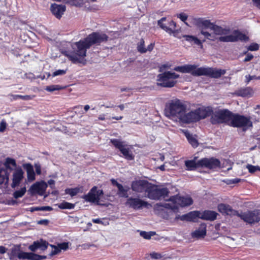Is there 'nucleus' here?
Returning a JSON list of instances; mask_svg holds the SVG:
<instances>
[{"label":"nucleus","mask_w":260,"mask_h":260,"mask_svg":"<svg viewBox=\"0 0 260 260\" xmlns=\"http://www.w3.org/2000/svg\"><path fill=\"white\" fill-rule=\"evenodd\" d=\"M152 159L154 161H158L160 160L161 161H162L165 159V156L164 155L160 153H158L155 155V158H152Z\"/></svg>","instance_id":"nucleus-54"},{"label":"nucleus","mask_w":260,"mask_h":260,"mask_svg":"<svg viewBox=\"0 0 260 260\" xmlns=\"http://www.w3.org/2000/svg\"><path fill=\"white\" fill-rule=\"evenodd\" d=\"M65 4L77 7H81L84 5V0H66Z\"/></svg>","instance_id":"nucleus-37"},{"label":"nucleus","mask_w":260,"mask_h":260,"mask_svg":"<svg viewBox=\"0 0 260 260\" xmlns=\"http://www.w3.org/2000/svg\"><path fill=\"white\" fill-rule=\"evenodd\" d=\"M241 179L239 178H235L233 179H226L225 180H223V181L225 182L226 184L229 185L231 184H236L238 183L239 182L241 181Z\"/></svg>","instance_id":"nucleus-50"},{"label":"nucleus","mask_w":260,"mask_h":260,"mask_svg":"<svg viewBox=\"0 0 260 260\" xmlns=\"http://www.w3.org/2000/svg\"><path fill=\"white\" fill-rule=\"evenodd\" d=\"M177 164H164L159 167L161 171L173 170Z\"/></svg>","instance_id":"nucleus-42"},{"label":"nucleus","mask_w":260,"mask_h":260,"mask_svg":"<svg viewBox=\"0 0 260 260\" xmlns=\"http://www.w3.org/2000/svg\"><path fill=\"white\" fill-rule=\"evenodd\" d=\"M103 193L102 190L98 189L96 186H94L90 189L89 192L87 194L84 195L82 198L86 201L96 203V204L99 205L100 198L103 195Z\"/></svg>","instance_id":"nucleus-13"},{"label":"nucleus","mask_w":260,"mask_h":260,"mask_svg":"<svg viewBox=\"0 0 260 260\" xmlns=\"http://www.w3.org/2000/svg\"><path fill=\"white\" fill-rule=\"evenodd\" d=\"M66 73V71L64 70H58L54 72L52 74V76L55 77L58 75H64Z\"/></svg>","instance_id":"nucleus-56"},{"label":"nucleus","mask_w":260,"mask_h":260,"mask_svg":"<svg viewBox=\"0 0 260 260\" xmlns=\"http://www.w3.org/2000/svg\"><path fill=\"white\" fill-rule=\"evenodd\" d=\"M234 240H235L234 238L228 236L225 237L224 238V241L225 242V243L229 245L230 246H233L235 245Z\"/></svg>","instance_id":"nucleus-47"},{"label":"nucleus","mask_w":260,"mask_h":260,"mask_svg":"<svg viewBox=\"0 0 260 260\" xmlns=\"http://www.w3.org/2000/svg\"><path fill=\"white\" fill-rule=\"evenodd\" d=\"M253 58V55L249 53L246 54V56L244 59V62L250 61Z\"/></svg>","instance_id":"nucleus-60"},{"label":"nucleus","mask_w":260,"mask_h":260,"mask_svg":"<svg viewBox=\"0 0 260 260\" xmlns=\"http://www.w3.org/2000/svg\"><path fill=\"white\" fill-rule=\"evenodd\" d=\"M230 42H236L239 41L247 42L249 37L238 30H235L233 34L229 35Z\"/></svg>","instance_id":"nucleus-19"},{"label":"nucleus","mask_w":260,"mask_h":260,"mask_svg":"<svg viewBox=\"0 0 260 260\" xmlns=\"http://www.w3.org/2000/svg\"><path fill=\"white\" fill-rule=\"evenodd\" d=\"M201 34L204 36L205 38L207 39L213 41H215V36L214 34H210L207 31H204L203 30L201 31Z\"/></svg>","instance_id":"nucleus-44"},{"label":"nucleus","mask_w":260,"mask_h":260,"mask_svg":"<svg viewBox=\"0 0 260 260\" xmlns=\"http://www.w3.org/2000/svg\"><path fill=\"white\" fill-rule=\"evenodd\" d=\"M182 132L186 137L188 143L193 147L197 148L199 146L198 140L187 129L182 130Z\"/></svg>","instance_id":"nucleus-28"},{"label":"nucleus","mask_w":260,"mask_h":260,"mask_svg":"<svg viewBox=\"0 0 260 260\" xmlns=\"http://www.w3.org/2000/svg\"><path fill=\"white\" fill-rule=\"evenodd\" d=\"M155 234L156 233L155 232H147L141 231L140 233V236L145 239H150L152 236H154Z\"/></svg>","instance_id":"nucleus-43"},{"label":"nucleus","mask_w":260,"mask_h":260,"mask_svg":"<svg viewBox=\"0 0 260 260\" xmlns=\"http://www.w3.org/2000/svg\"><path fill=\"white\" fill-rule=\"evenodd\" d=\"M83 191V187H77L74 188H67L65 190L66 194H70L71 197L76 196L79 192H82Z\"/></svg>","instance_id":"nucleus-34"},{"label":"nucleus","mask_w":260,"mask_h":260,"mask_svg":"<svg viewBox=\"0 0 260 260\" xmlns=\"http://www.w3.org/2000/svg\"><path fill=\"white\" fill-rule=\"evenodd\" d=\"M205 40H204L203 41H201L200 40H199L197 37L193 36V41L191 44H194L198 46H200L201 48L203 47V42H205Z\"/></svg>","instance_id":"nucleus-48"},{"label":"nucleus","mask_w":260,"mask_h":260,"mask_svg":"<svg viewBox=\"0 0 260 260\" xmlns=\"http://www.w3.org/2000/svg\"><path fill=\"white\" fill-rule=\"evenodd\" d=\"M25 192L26 188L25 187H23L21 188L20 190L15 191L13 193V197L15 199H18L23 196Z\"/></svg>","instance_id":"nucleus-41"},{"label":"nucleus","mask_w":260,"mask_h":260,"mask_svg":"<svg viewBox=\"0 0 260 260\" xmlns=\"http://www.w3.org/2000/svg\"><path fill=\"white\" fill-rule=\"evenodd\" d=\"M25 254V259L42 260L46 258V256L39 255L33 252H26Z\"/></svg>","instance_id":"nucleus-33"},{"label":"nucleus","mask_w":260,"mask_h":260,"mask_svg":"<svg viewBox=\"0 0 260 260\" xmlns=\"http://www.w3.org/2000/svg\"><path fill=\"white\" fill-rule=\"evenodd\" d=\"M50 247L51 248L50 255H54L58 254L61 250H67L69 248V242L59 243L56 246L50 244Z\"/></svg>","instance_id":"nucleus-21"},{"label":"nucleus","mask_w":260,"mask_h":260,"mask_svg":"<svg viewBox=\"0 0 260 260\" xmlns=\"http://www.w3.org/2000/svg\"><path fill=\"white\" fill-rule=\"evenodd\" d=\"M110 142L116 148L118 149L122 154V156L128 160H132L134 158V155L128 148L123 144V142L117 139L110 140Z\"/></svg>","instance_id":"nucleus-11"},{"label":"nucleus","mask_w":260,"mask_h":260,"mask_svg":"<svg viewBox=\"0 0 260 260\" xmlns=\"http://www.w3.org/2000/svg\"><path fill=\"white\" fill-rule=\"evenodd\" d=\"M118 188V192L117 194L120 197L126 198H128V196L127 194V191L128 190V188H125L121 184L119 185Z\"/></svg>","instance_id":"nucleus-35"},{"label":"nucleus","mask_w":260,"mask_h":260,"mask_svg":"<svg viewBox=\"0 0 260 260\" xmlns=\"http://www.w3.org/2000/svg\"><path fill=\"white\" fill-rule=\"evenodd\" d=\"M23 177V172L22 170H18L15 171L13 174V182L11 184L12 188H14L18 186L21 182V180Z\"/></svg>","instance_id":"nucleus-24"},{"label":"nucleus","mask_w":260,"mask_h":260,"mask_svg":"<svg viewBox=\"0 0 260 260\" xmlns=\"http://www.w3.org/2000/svg\"><path fill=\"white\" fill-rule=\"evenodd\" d=\"M151 186V183L145 180H139L133 181L131 184L132 190L137 192L147 193Z\"/></svg>","instance_id":"nucleus-14"},{"label":"nucleus","mask_w":260,"mask_h":260,"mask_svg":"<svg viewBox=\"0 0 260 260\" xmlns=\"http://www.w3.org/2000/svg\"><path fill=\"white\" fill-rule=\"evenodd\" d=\"M200 212L198 211L190 212L187 214H184L182 216L177 217L176 218L180 219L181 220L184 221H192L197 217L200 218Z\"/></svg>","instance_id":"nucleus-25"},{"label":"nucleus","mask_w":260,"mask_h":260,"mask_svg":"<svg viewBox=\"0 0 260 260\" xmlns=\"http://www.w3.org/2000/svg\"><path fill=\"white\" fill-rule=\"evenodd\" d=\"M58 206L60 209H71L75 207V204L63 201L58 204Z\"/></svg>","instance_id":"nucleus-39"},{"label":"nucleus","mask_w":260,"mask_h":260,"mask_svg":"<svg viewBox=\"0 0 260 260\" xmlns=\"http://www.w3.org/2000/svg\"><path fill=\"white\" fill-rule=\"evenodd\" d=\"M21 250L20 245H15L11 249V251L8 253L10 260H16V258L19 259H25V253Z\"/></svg>","instance_id":"nucleus-16"},{"label":"nucleus","mask_w":260,"mask_h":260,"mask_svg":"<svg viewBox=\"0 0 260 260\" xmlns=\"http://www.w3.org/2000/svg\"><path fill=\"white\" fill-rule=\"evenodd\" d=\"M158 25L170 35L175 34L179 32L176 29V23L172 20H167L166 17H162L157 21Z\"/></svg>","instance_id":"nucleus-10"},{"label":"nucleus","mask_w":260,"mask_h":260,"mask_svg":"<svg viewBox=\"0 0 260 260\" xmlns=\"http://www.w3.org/2000/svg\"><path fill=\"white\" fill-rule=\"evenodd\" d=\"M193 37V36H191V35H183V38H184L186 41L189 42L191 44L192 43Z\"/></svg>","instance_id":"nucleus-59"},{"label":"nucleus","mask_w":260,"mask_h":260,"mask_svg":"<svg viewBox=\"0 0 260 260\" xmlns=\"http://www.w3.org/2000/svg\"><path fill=\"white\" fill-rule=\"evenodd\" d=\"M236 93L238 96L242 97H251L253 95V91L251 87H247L238 90Z\"/></svg>","instance_id":"nucleus-30"},{"label":"nucleus","mask_w":260,"mask_h":260,"mask_svg":"<svg viewBox=\"0 0 260 260\" xmlns=\"http://www.w3.org/2000/svg\"><path fill=\"white\" fill-rule=\"evenodd\" d=\"M218 211L223 214L230 216L237 215L244 222L249 224H255L260 221V210L255 209L248 210L244 212L239 213L234 210L230 205L224 204H219L218 206Z\"/></svg>","instance_id":"nucleus-5"},{"label":"nucleus","mask_w":260,"mask_h":260,"mask_svg":"<svg viewBox=\"0 0 260 260\" xmlns=\"http://www.w3.org/2000/svg\"><path fill=\"white\" fill-rule=\"evenodd\" d=\"M7 124L5 120H2L0 123V132H4L6 129Z\"/></svg>","instance_id":"nucleus-53"},{"label":"nucleus","mask_w":260,"mask_h":260,"mask_svg":"<svg viewBox=\"0 0 260 260\" xmlns=\"http://www.w3.org/2000/svg\"><path fill=\"white\" fill-rule=\"evenodd\" d=\"M221 164H185L186 169L188 170H194L202 167L209 169H213L221 167Z\"/></svg>","instance_id":"nucleus-17"},{"label":"nucleus","mask_w":260,"mask_h":260,"mask_svg":"<svg viewBox=\"0 0 260 260\" xmlns=\"http://www.w3.org/2000/svg\"><path fill=\"white\" fill-rule=\"evenodd\" d=\"M195 64L177 66L174 70L182 73H190L193 76H206L211 78H219L226 73V70L212 67L197 68Z\"/></svg>","instance_id":"nucleus-4"},{"label":"nucleus","mask_w":260,"mask_h":260,"mask_svg":"<svg viewBox=\"0 0 260 260\" xmlns=\"http://www.w3.org/2000/svg\"><path fill=\"white\" fill-rule=\"evenodd\" d=\"M229 125L233 127H242L243 131H246L252 127V122L250 120V117L233 113L232 112Z\"/></svg>","instance_id":"nucleus-7"},{"label":"nucleus","mask_w":260,"mask_h":260,"mask_svg":"<svg viewBox=\"0 0 260 260\" xmlns=\"http://www.w3.org/2000/svg\"><path fill=\"white\" fill-rule=\"evenodd\" d=\"M150 255L152 259H158L162 257V256L160 253L156 252L151 253Z\"/></svg>","instance_id":"nucleus-55"},{"label":"nucleus","mask_w":260,"mask_h":260,"mask_svg":"<svg viewBox=\"0 0 260 260\" xmlns=\"http://www.w3.org/2000/svg\"><path fill=\"white\" fill-rule=\"evenodd\" d=\"M177 18H179L182 21L184 22L186 25L190 26V25L186 22V21L187 20V19L188 18L187 15H186V14H185L184 13H181L179 14H177Z\"/></svg>","instance_id":"nucleus-46"},{"label":"nucleus","mask_w":260,"mask_h":260,"mask_svg":"<svg viewBox=\"0 0 260 260\" xmlns=\"http://www.w3.org/2000/svg\"><path fill=\"white\" fill-rule=\"evenodd\" d=\"M185 102L177 98L169 100L165 106V115L171 120L184 124L197 122L198 108L187 112Z\"/></svg>","instance_id":"nucleus-2"},{"label":"nucleus","mask_w":260,"mask_h":260,"mask_svg":"<svg viewBox=\"0 0 260 260\" xmlns=\"http://www.w3.org/2000/svg\"><path fill=\"white\" fill-rule=\"evenodd\" d=\"M232 112L228 109H218L215 110L211 106L198 108L197 122L211 116L210 122L213 125L228 124L230 121Z\"/></svg>","instance_id":"nucleus-3"},{"label":"nucleus","mask_w":260,"mask_h":260,"mask_svg":"<svg viewBox=\"0 0 260 260\" xmlns=\"http://www.w3.org/2000/svg\"><path fill=\"white\" fill-rule=\"evenodd\" d=\"M109 37L104 33L93 32L87 37L76 42L72 45L73 51H64L62 54L73 63H82L86 56L88 49L93 45H100L108 40Z\"/></svg>","instance_id":"nucleus-1"},{"label":"nucleus","mask_w":260,"mask_h":260,"mask_svg":"<svg viewBox=\"0 0 260 260\" xmlns=\"http://www.w3.org/2000/svg\"><path fill=\"white\" fill-rule=\"evenodd\" d=\"M259 49V45L255 43H251L248 47V50L252 51H257Z\"/></svg>","instance_id":"nucleus-51"},{"label":"nucleus","mask_w":260,"mask_h":260,"mask_svg":"<svg viewBox=\"0 0 260 260\" xmlns=\"http://www.w3.org/2000/svg\"><path fill=\"white\" fill-rule=\"evenodd\" d=\"M199 156H194L193 158L191 160H186L184 162H220L219 159L216 158L208 159L207 158H203L198 160Z\"/></svg>","instance_id":"nucleus-29"},{"label":"nucleus","mask_w":260,"mask_h":260,"mask_svg":"<svg viewBox=\"0 0 260 260\" xmlns=\"http://www.w3.org/2000/svg\"><path fill=\"white\" fill-rule=\"evenodd\" d=\"M45 190V184L44 182H36L32 184L29 190L32 194H43Z\"/></svg>","instance_id":"nucleus-22"},{"label":"nucleus","mask_w":260,"mask_h":260,"mask_svg":"<svg viewBox=\"0 0 260 260\" xmlns=\"http://www.w3.org/2000/svg\"><path fill=\"white\" fill-rule=\"evenodd\" d=\"M206 235V225L202 223L199 228L192 233V237L197 239L204 238Z\"/></svg>","instance_id":"nucleus-27"},{"label":"nucleus","mask_w":260,"mask_h":260,"mask_svg":"<svg viewBox=\"0 0 260 260\" xmlns=\"http://www.w3.org/2000/svg\"><path fill=\"white\" fill-rule=\"evenodd\" d=\"M26 165L28 168L27 169V177L29 180H34L35 179V174L31 164H23V165Z\"/></svg>","instance_id":"nucleus-36"},{"label":"nucleus","mask_w":260,"mask_h":260,"mask_svg":"<svg viewBox=\"0 0 260 260\" xmlns=\"http://www.w3.org/2000/svg\"><path fill=\"white\" fill-rule=\"evenodd\" d=\"M24 76L26 79L30 80L31 81L36 78H40L41 80H43L45 78V76L44 75H41L40 76H36L33 73L31 72L25 73Z\"/></svg>","instance_id":"nucleus-38"},{"label":"nucleus","mask_w":260,"mask_h":260,"mask_svg":"<svg viewBox=\"0 0 260 260\" xmlns=\"http://www.w3.org/2000/svg\"><path fill=\"white\" fill-rule=\"evenodd\" d=\"M48 244L47 242L41 239L40 240L34 241L32 244L29 246L28 249L32 252H35L38 249L44 251L47 249Z\"/></svg>","instance_id":"nucleus-20"},{"label":"nucleus","mask_w":260,"mask_h":260,"mask_svg":"<svg viewBox=\"0 0 260 260\" xmlns=\"http://www.w3.org/2000/svg\"><path fill=\"white\" fill-rule=\"evenodd\" d=\"M254 5L260 9V0H252Z\"/></svg>","instance_id":"nucleus-62"},{"label":"nucleus","mask_w":260,"mask_h":260,"mask_svg":"<svg viewBox=\"0 0 260 260\" xmlns=\"http://www.w3.org/2000/svg\"><path fill=\"white\" fill-rule=\"evenodd\" d=\"M246 168L248 169L249 172L251 173H254L257 170L260 171V168L258 166H253L251 165H248Z\"/></svg>","instance_id":"nucleus-49"},{"label":"nucleus","mask_w":260,"mask_h":260,"mask_svg":"<svg viewBox=\"0 0 260 260\" xmlns=\"http://www.w3.org/2000/svg\"><path fill=\"white\" fill-rule=\"evenodd\" d=\"M169 191L166 188H158L151 184L147 192V197L152 200H159L168 196Z\"/></svg>","instance_id":"nucleus-12"},{"label":"nucleus","mask_w":260,"mask_h":260,"mask_svg":"<svg viewBox=\"0 0 260 260\" xmlns=\"http://www.w3.org/2000/svg\"><path fill=\"white\" fill-rule=\"evenodd\" d=\"M125 204L134 210H140L147 207L148 203L139 198L130 197L127 198Z\"/></svg>","instance_id":"nucleus-15"},{"label":"nucleus","mask_w":260,"mask_h":260,"mask_svg":"<svg viewBox=\"0 0 260 260\" xmlns=\"http://www.w3.org/2000/svg\"><path fill=\"white\" fill-rule=\"evenodd\" d=\"M195 24L200 27H204L205 28H210L212 29L214 23L211 22L209 20H204L202 18H193Z\"/></svg>","instance_id":"nucleus-23"},{"label":"nucleus","mask_w":260,"mask_h":260,"mask_svg":"<svg viewBox=\"0 0 260 260\" xmlns=\"http://www.w3.org/2000/svg\"><path fill=\"white\" fill-rule=\"evenodd\" d=\"M154 47V43H151L147 46V48H146V52L147 51H150V52L153 49Z\"/></svg>","instance_id":"nucleus-61"},{"label":"nucleus","mask_w":260,"mask_h":260,"mask_svg":"<svg viewBox=\"0 0 260 260\" xmlns=\"http://www.w3.org/2000/svg\"><path fill=\"white\" fill-rule=\"evenodd\" d=\"M245 78H246V83L247 84H248L251 80H253V79H258V80H260V76H256L255 75H246L245 76Z\"/></svg>","instance_id":"nucleus-52"},{"label":"nucleus","mask_w":260,"mask_h":260,"mask_svg":"<svg viewBox=\"0 0 260 260\" xmlns=\"http://www.w3.org/2000/svg\"><path fill=\"white\" fill-rule=\"evenodd\" d=\"M211 30H213L214 34L217 35H226L230 32V28H223L220 26L215 24L214 23L212 27Z\"/></svg>","instance_id":"nucleus-31"},{"label":"nucleus","mask_w":260,"mask_h":260,"mask_svg":"<svg viewBox=\"0 0 260 260\" xmlns=\"http://www.w3.org/2000/svg\"><path fill=\"white\" fill-rule=\"evenodd\" d=\"M170 68V66H168L167 64H161V66L159 68L160 71H162L163 70L166 69H169Z\"/></svg>","instance_id":"nucleus-64"},{"label":"nucleus","mask_w":260,"mask_h":260,"mask_svg":"<svg viewBox=\"0 0 260 260\" xmlns=\"http://www.w3.org/2000/svg\"><path fill=\"white\" fill-rule=\"evenodd\" d=\"M180 77V75L174 72L166 71L157 75V85L162 87L171 88L177 83L175 80Z\"/></svg>","instance_id":"nucleus-6"},{"label":"nucleus","mask_w":260,"mask_h":260,"mask_svg":"<svg viewBox=\"0 0 260 260\" xmlns=\"http://www.w3.org/2000/svg\"><path fill=\"white\" fill-rule=\"evenodd\" d=\"M219 41L223 42H230L229 35L220 37Z\"/></svg>","instance_id":"nucleus-58"},{"label":"nucleus","mask_w":260,"mask_h":260,"mask_svg":"<svg viewBox=\"0 0 260 260\" xmlns=\"http://www.w3.org/2000/svg\"><path fill=\"white\" fill-rule=\"evenodd\" d=\"M9 173L6 169H0V185L8 184L9 181Z\"/></svg>","instance_id":"nucleus-32"},{"label":"nucleus","mask_w":260,"mask_h":260,"mask_svg":"<svg viewBox=\"0 0 260 260\" xmlns=\"http://www.w3.org/2000/svg\"><path fill=\"white\" fill-rule=\"evenodd\" d=\"M36 96L35 95H22L21 96V99L25 101H28L32 100Z\"/></svg>","instance_id":"nucleus-57"},{"label":"nucleus","mask_w":260,"mask_h":260,"mask_svg":"<svg viewBox=\"0 0 260 260\" xmlns=\"http://www.w3.org/2000/svg\"><path fill=\"white\" fill-rule=\"evenodd\" d=\"M67 86H61L59 85H50V92L54 91L55 90H61L66 89Z\"/></svg>","instance_id":"nucleus-45"},{"label":"nucleus","mask_w":260,"mask_h":260,"mask_svg":"<svg viewBox=\"0 0 260 260\" xmlns=\"http://www.w3.org/2000/svg\"><path fill=\"white\" fill-rule=\"evenodd\" d=\"M158 25L170 35L175 34L179 32L176 29V23L172 20H167L166 17H162L157 21Z\"/></svg>","instance_id":"nucleus-9"},{"label":"nucleus","mask_w":260,"mask_h":260,"mask_svg":"<svg viewBox=\"0 0 260 260\" xmlns=\"http://www.w3.org/2000/svg\"><path fill=\"white\" fill-rule=\"evenodd\" d=\"M50 10L52 14L58 19H60L62 16L66 11V7L63 5L52 4L51 5Z\"/></svg>","instance_id":"nucleus-18"},{"label":"nucleus","mask_w":260,"mask_h":260,"mask_svg":"<svg viewBox=\"0 0 260 260\" xmlns=\"http://www.w3.org/2000/svg\"><path fill=\"white\" fill-rule=\"evenodd\" d=\"M7 248L3 246H0V254H4L6 252Z\"/></svg>","instance_id":"nucleus-63"},{"label":"nucleus","mask_w":260,"mask_h":260,"mask_svg":"<svg viewBox=\"0 0 260 260\" xmlns=\"http://www.w3.org/2000/svg\"><path fill=\"white\" fill-rule=\"evenodd\" d=\"M137 50L138 52L141 53H145L146 52V48L145 47V41L142 38L137 44Z\"/></svg>","instance_id":"nucleus-40"},{"label":"nucleus","mask_w":260,"mask_h":260,"mask_svg":"<svg viewBox=\"0 0 260 260\" xmlns=\"http://www.w3.org/2000/svg\"><path fill=\"white\" fill-rule=\"evenodd\" d=\"M218 214L213 211L206 210L202 213H200V218L207 220H214Z\"/></svg>","instance_id":"nucleus-26"},{"label":"nucleus","mask_w":260,"mask_h":260,"mask_svg":"<svg viewBox=\"0 0 260 260\" xmlns=\"http://www.w3.org/2000/svg\"><path fill=\"white\" fill-rule=\"evenodd\" d=\"M169 200L173 202L172 204L170 203H160L157 205L159 206H161L166 208L174 210L177 208V204L182 207H184L189 206L193 203L192 199L189 197L172 196Z\"/></svg>","instance_id":"nucleus-8"}]
</instances>
